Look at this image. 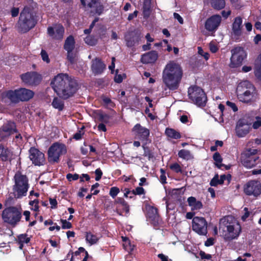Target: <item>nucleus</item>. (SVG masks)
<instances>
[{
	"mask_svg": "<svg viewBox=\"0 0 261 261\" xmlns=\"http://www.w3.org/2000/svg\"><path fill=\"white\" fill-rule=\"evenodd\" d=\"M54 91L62 99L72 97L78 90V84L74 79L66 73H59L50 83Z\"/></svg>",
	"mask_w": 261,
	"mask_h": 261,
	"instance_id": "nucleus-1",
	"label": "nucleus"
},
{
	"mask_svg": "<svg viewBox=\"0 0 261 261\" xmlns=\"http://www.w3.org/2000/svg\"><path fill=\"white\" fill-rule=\"evenodd\" d=\"M183 75L181 66L174 61H170L167 64L163 71V81L170 90L174 91L178 89Z\"/></svg>",
	"mask_w": 261,
	"mask_h": 261,
	"instance_id": "nucleus-2",
	"label": "nucleus"
},
{
	"mask_svg": "<svg viewBox=\"0 0 261 261\" xmlns=\"http://www.w3.org/2000/svg\"><path fill=\"white\" fill-rule=\"evenodd\" d=\"M38 21V16L34 6H25L20 13L16 28L19 33H27L35 28Z\"/></svg>",
	"mask_w": 261,
	"mask_h": 261,
	"instance_id": "nucleus-3",
	"label": "nucleus"
},
{
	"mask_svg": "<svg viewBox=\"0 0 261 261\" xmlns=\"http://www.w3.org/2000/svg\"><path fill=\"white\" fill-rule=\"evenodd\" d=\"M13 179L14 184L12 186V194L14 197L17 199L25 196L29 188V179L27 175L18 171L15 173Z\"/></svg>",
	"mask_w": 261,
	"mask_h": 261,
	"instance_id": "nucleus-4",
	"label": "nucleus"
},
{
	"mask_svg": "<svg viewBox=\"0 0 261 261\" xmlns=\"http://www.w3.org/2000/svg\"><path fill=\"white\" fill-rule=\"evenodd\" d=\"M231 217H226L221 219L220 221L219 229L223 226L226 227L228 234H225L224 239L226 241H231L237 239L241 231V227L239 223L232 222Z\"/></svg>",
	"mask_w": 261,
	"mask_h": 261,
	"instance_id": "nucleus-5",
	"label": "nucleus"
},
{
	"mask_svg": "<svg viewBox=\"0 0 261 261\" xmlns=\"http://www.w3.org/2000/svg\"><path fill=\"white\" fill-rule=\"evenodd\" d=\"M21 218V210L16 206H10L2 211V218L3 222L9 224L12 227H15L17 225Z\"/></svg>",
	"mask_w": 261,
	"mask_h": 261,
	"instance_id": "nucleus-6",
	"label": "nucleus"
},
{
	"mask_svg": "<svg viewBox=\"0 0 261 261\" xmlns=\"http://www.w3.org/2000/svg\"><path fill=\"white\" fill-rule=\"evenodd\" d=\"M258 150L247 148L242 152L241 163L247 169H252L261 164V160L257 154Z\"/></svg>",
	"mask_w": 261,
	"mask_h": 261,
	"instance_id": "nucleus-7",
	"label": "nucleus"
},
{
	"mask_svg": "<svg viewBox=\"0 0 261 261\" xmlns=\"http://www.w3.org/2000/svg\"><path fill=\"white\" fill-rule=\"evenodd\" d=\"M66 153L67 147L65 144L58 142H55L47 150L48 162L51 164L58 163L60 162V156Z\"/></svg>",
	"mask_w": 261,
	"mask_h": 261,
	"instance_id": "nucleus-8",
	"label": "nucleus"
},
{
	"mask_svg": "<svg viewBox=\"0 0 261 261\" xmlns=\"http://www.w3.org/2000/svg\"><path fill=\"white\" fill-rule=\"evenodd\" d=\"M188 96L192 102L199 107H204L207 102V96L203 90L197 86L188 89Z\"/></svg>",
	"mask_w": 261,
	"mask_h": 261,
	"instance_id": "nucleus-9",
	"label": "nucleus"
},
{
	"mask_svg": "<svg viewBox=\"0 0 261 261\" xmlns=\"http://www.w3.org/2000/svg\"><path fill=\"white\" fill-rule=\"evenodd\" d=\"M15 133H18L16 123L12 120H7L0 127V142L8 141Z\"/></svg>",
	"mask_w": 261,
	"mask_h": 261,
	"instance_id": "nucleus-10",
	"label": "nucleus"
},
{
	"mask_svg": "<svg viewBox=\"0 0 261 261\" xmlns=\"http://www.w3.org/2000/svg\"><path fill=\"white\" fill-rule=\"evenodd\" d=\"M229 67L231 68L241 66L243 61L247 57V54L244 48L241 46L234 47L231 50Z\"/></svg>",
	"mask_w": 261,
	"mask_h": 261,
	"instance_id": "nucleus-11",
	"label": "nucleus"
},
{
	"mask_svg": "<svg viewBox=\"0 0 261 261\" xmlns=\"http://www.w3.org/2000/svg\"><path fill=\"white\" fill-rule=\"evenodd\" d=\"M243 191L246 195L256 197L261 194V184L257 180H250L244 185Z\"/></svg>",
	"mask_w": 261,
	"mask_h": 261,
	"instance_id": "nucleus-12",
	"label": "nucleus"
},
{
	"mask_svg": "<svg viewBox=\"0 0 261 261\" xmlns=\"http://www.w3.org/2000/svg\"><path fill=\"white\" fill-rule=\"evenodd\" d=\"M22 81L28 86L38 85L42 80V75L35 71L27 72L20 75Z\"/></svg>",
	"mask_w": 261,
	"mask_h": 261,
	"instance_id": "nucleus-13",
	"label": "nucleus"
},
{
	"mask_svg": "<svg viewBox=\"0 0 261 261\" xmlns=\"http://www.w3.org/2000/svg\"><path fill=\"white\" fill-rule=\"evenodd\" d=\"M207 223L203 217H194L192 220L193 231L201 236H205L207 233Z\"/></svg>",
	"mask_w": 261,
	"mask_h": 261,
	"instance_id": "nucleus-14",
	"label": "nucleus"
},
{
	"mask_svg": "<svg viewBox=\"0 0 261 261\" xmlns=\"http://www.w3.org/2000/svg\"><path fill=\"white\" fill-rule=\"evenodd\" d=\"M29 158L35 166H40L45 164L44 154L35 147H31L29 150Z\"/></svg>",
	"mask_w": 261,
	"mask_h": 261,
	"instance_id": "nucleus-15",
	"label": "nucleus"
},
{
	"mask_svg": "<svg viewBox=\"0 0 261 261\" xmlns=\"http://www.w3.org/2000/svg\"><path fill=\"white\" fill-rule=\"evenodd\" d=\"M82 5L84 7H87L90 9H94L91 12L97 15H101L104 11V6L100 2V0H81Z\"/></svg>",
	"mask_w": 261,
	"mask_h": 261,
	"instance_id": "nucleus-16",
	"label": "nucleus"
},
{
	"mask_svg": "<svg viewBox=\"0 0 261 261\" xmlns=\"http://www.w3.org/2000/svg\"><path fill=\"white\" fill-rule=\"evenodd\" d=\"M222 17L220 15H213L205 21V29L208 32L215 33L220 25Z\"/></svg>",
	"mask_w": 261,
	"mask_h": 261,
	"instance_id": "nucleus-17",
	"label": "nucleus"
},
{
	"mask_svg": "<svg viewBox=\"0 0 261 261\" xmlns=\"http://www.w3.org/2000/svg\"><path fill=\"white\" fill-rule=\"evenodd\" d=\"M132 132L136 138L141 141H145L146 144L147 143L150 134L149 130L148 128L137 123L133 127Z\"/></svg>",
	"mask_w": 261,
	"mask_h": 261,
	"instance_id": "nucleus-18",
	"label": "nucleus"
},
{
	"mask_svg": "<svg viewBox=\"0 0 261 261\" xmlns=\"http://www.w3.org/2000/svg\"><path fill=\"white\" fill-rule=\"evenodd\" d=\"M250 129V124L248 120L244 118L240 119L236 126V135L239 138L244 137L249 133Z\"/></svg>",
	"mask_w": 261,
	"mask_h": 261,
	"instance_id": "nucleus-19",
	"label": "nucleus"
},
{
	"mask_svg": "<svg viewBox=\"0 0 261 261\" xmlns=\"http://www.w3.org/2000/svg\"><path fill=\"white\" fill-rule=\"evenodd\" d=\"M64 32V28L61 24H56L55 27H49L47 28V34L52 39L56 40H62Z\"/></svg>",
	"mask_w": 261,
	"mask_h": 261,
	"instance_id": "nucleus-20",
	"label": "nucleus"
},
{
	"mask_svg": "<svg viewBox=\"0 0 261 261\" xmlns=\"http://www.w3.org/2000/svg\"><path fill=\"white\" fill-rule=\"evenodd\" d=\"M240 91L239 94H237L238 98L242 102L249 103L256 101L258 97V94L255 91H248V92Z\"/></svg>",
	"mask_w": 261,
	"mask_h": 261,
	"instance_id": "nucleus-21",
	"label": "nucleus"
},
{
	"mask_svg": "<svg viewBox=\"0 0 261 261\" xmlns=\"http://www.w3.org/2000/svg\"><path fill=\"white\" fill-rule=\"evenodd\" d=\"M1 100L6 103L9 102L13 104L19 103L17 89L4 91L1 95Z\"/></svg>",
	"mask_w": 261,
	"mask_h": 261,
	"instance_id": "nucleus-22",
	"label": "nucleus"
},
{
	"mask_svg": "<svg viewBox=\"0 0 261 261\" xmlns=\"http://www.w3.org/2000/svg\"><path fill=\"white\" fill-rule=\"evenodd\" d=\"M242 18L240 16L236 17L232 24V35L236 40H239L242 35Z\"/></svg>",
	"mask_w": 261,
	"mask_h": 261,
	"instance_id": "nucleus-23",
	"label": "nucleus"
},
{
	"mask_svg": "<svg viewBox=\"0 0 261 261\" xmlns=\"http://www.w3.org/2000/svg\"><path fill=\"white\" fill-rule=\"evenodd\" d=\"M126 45L132 47L138 43L140 40V33L138 31H132L125 36Z\"/></svg>",
	"mask_w": 261,
	"mask_h": 261,
	"instance_id": "nucleus-24",
	"label": "nucleus"
},
{
	"mask_svg": "<svg viewBox=\"0 0 261 261\" xmlns=\"http://www.w3.org/2000/svg\"><path fill=\"white\" fill-rule=\"evenodd\" d=\"M106 68V65L100 59L95 58L92 61L91 68L94 75L101 74L105 70Z\"/></svg>",
	"mask_w": 261,
	"mask_h": 261,
	"instance_id": "nucleus-25",
	"label": "nucleus"
},
{
	"mask_svg": "<svg viewBox=\"0 0 261 261\" xmlns=\"http://www.w3.org/2000/svg\"><path fill=\"white\" fill-rule=\"evenodd\" d=\"M158 53L155 50H151L141 55L140 61L143 64H153L158 60Z\"/></svg>",
	"mask_w": 261,
	"mask_h": 261,
	"instance_id": "nucleus-26",
	"label": "nucleus"
},
{
	"mask_svg": "<svg viewBox=\"0 0 261 261\" xmlns=\"http://www.w3.org/2000/svg\"><path fill=\"white\" fill-rule=\"evenodd\" d=\"M147 217L149 219L151 224L153 226H157L159 224L160 216L158 213V210L157 208L153 206L149 207L147 213Z\"/></svg>",
	"mask_w": 261,
	"mask_h": 261,
	"instance_id": "nucleus-27",
	"label": "nucleus"
},
{
	"mask_svg": "<svg viewBox=\"0 0 261 261\" xmlns=\"http://www.w3.org/2000/svg\"><path fill=\"white\" fill-rule=\"evenodd\" d=\"M19 102L20 101H28L34 96V92L30 89L25 88H20L17 89Z\"/></svg>",
	"mask_w": 261,
	"mask_h": 261,
	"instance_id": "nucleus-28",
	"label": "nucleus"
},
{
	"mask_svg": "<svg viewBox=\"0 0 261 261\" xmlns=\"http://www.w3.org/2000/svg\"><path fill=\"white\" fill-rule=\"evenodd\" d=\"M240 91L248 92V91H255L256 89L252 84L248 81H243L240 82L237 88V94H239Z\"/></svg>",
	"mask_w": 261,
	"mask_h": 261,
	"instance_id": "nucleus-29",
	"label": "nucleus"
},
{
	"mask_svg": "<svg viewBox=\"0 0 261 261\" xmlns=\"http://www.w3.org/2000/svg\"><path fill=\"white\" fill-rule=\"evenodd\" d=\"M151 0H143L142 13L144 18L148 19L151 12Z\"/></svg>",
	"mask_w": 261,
	"mask_h": 261,
	"instance_id": "nucleus-30",
	"label": "nucleus"
},
{
	"mask_svg": "<svg viewBox=\"0 0 261 261\" xmlns=\"http://www.w3.org/2000/svg\"><path fill=\"white\" fill-rule=\"evenodd\" d=\"M11 150L3 145H0V159L3 162H6L9 160L11 155Z\"/></svg>",
	"mask_w": 261,
	"mask_h": 261,
	"instance_id": "nucleus-31",
	"label": "nucleus"
},
{
	"mask_svg": "<svg viewBox=\"0 0 261 261\" xmlns=\"http://www.w3.org/2000/svg\"><path fill=\"white\" fill-rule=\"evenodd\" d=\"M187 201L192 210H198L203 207V204L200 201L196 200V198L191 196L188 198Z\"/></svg>",
	"mask_w": 261,
	"mask_h": 261,
	"instance_id": "nucleus-32",
	"label": "nucleus"
},
{
	"mask_svg": "<svg viewBox=\"0 0 261 261\" xmlns=\"http://www.w3.org/2000/svg\"><path fill=\"white\" fill-rule=\"evenodd\" d=\"M75 41L72 35H69L65 40L64 49L67 50H73L75 48Z\"/></svg>",
	"mask_w": 261,
	"mask_h": 261,
	"instance_id": "nucleus-33",
	"label": "nucleus"
},
{
	"mask_svg": "<svg viewBox=\"0 0 261 261\" xmlns=\"http://www.w3.org/2000/svg\"><path fill=\"white\" fill-rule=\"evenodd\" d=\"M165 134L168 137L173 139L177 140L181 137V135L179 132L172 128H166Z\"/></svg>",
	"mask_w": 261,
	"mask_h": 261,
	"instance_id": "nucleus-34",
	"label": "nucleus"
},
{
	"mask_svg": "<svg viewBox=\"0 0 261 261\" xmlns=\"http://www.w3.org/2000/svg\"><path fill=\"white\" fill-rule=\"evenodd\" d=\"M95 117L99 121L107 123L109 122L110 117L107 114H103L101 110H96L94 112Z\"/></svg>",
	"mask_w": 261,
	"mask_h": 261,
	"instance_id": "nucleus-35",
	"label": "nucleus"
},
{
	"mask_svg": "<svg viewBox=\"0 0 261 261\" xmlns=\"http://www.w3.org/2000/svg\"><path fill=\"white\" fill-rule=\"evenodd\" d=\"M211 6L215 10H220L225 7V0H210Z\"/></svg>",
	"mask_w": 261,
	"mask_h": 261,
	"instance_id": "nucleus-36",
	"label": "nucleus"
},
{
	"mask_svg": "<svg viewBox=\"0 0 261 261\" xmlns=\"http://www.w3.org/2000/svg\"><path fill=\"white\" fill-rule=\"evenodd\" d=\"M51 105L55 109H58L59 111H62L64 107V102L57 97H54Z\"/></svg>",
	"mask_w": 261,
	"mask_h": 261,
	"instance_id": "nucleus-37",
	"label": "nucleus"
},
{
	"mask_svg": "<svg viewBox=\"0 0 261 261\" xmlns=\"http://www.w3.org/2000/svg\"><path fill=\"white\" fill-rule=\"evenodd\" d=\"M115 203L121 204L123 207V210L126 214L129 212V205L127 202L122 197H118L115 200Z\"/></svg>",
	"mask_w": 261,
	"mask_h": 261,
	"instance_id": "nucleus-38",
	"label": "nucleus"
},
{
	"mask_svg": "<svg viewBox=\"0 0 261 261\" xmlns=\"http://www.w3.org/2000/svg\"><path fill=\"white\" fill-rule=\"evenodd\" d=\"M85 238L86 241L91 245L97 243L99 240L96 235L92 234L91 232H86Z\"/></svg>",
	"mask_w": 261,
	"mask_h": 261,
	"instance_id": "nucleus-39",
	"label": "nucleus"
},
{
	"mask_svg": "<svg viewBox=\"0 0 261 261\" xmlns=\"http://www.w3.org/2000/svg\"><path fill=\"white\" fill-rule=\"evenodd\" d=\"M142 147L144 150L143 155L145 157H147L149 161L154 159V154L153 150L145 145H143Z\"/></svg>",
	"mask_w": 261,
	"mask_h": 261,
	"instance_id": "nucleus-40",
	"label": "nucleus"
},
{
	"mask_svg": "<svg viewBox=\"0 0 261 261\" xmlns=\"http://www.w3.org/2000/svg\"><path fill=\"white\" fill-rule=\"evenodd\" d=\"M178 155L179 158L187 160H189L193 158L189 150L184 149L178 151Z\"/></svg>",
	"mask_w": 261,
	"mask_h": 261,
	"instance_id": "nucleus-41",
	"label": "nucleus"
},
{
	"mask_svg": "<svg viewBox=\"0 0 261 261\" xmlns=\"http://www.w3.org/2000/svg\"><path fill=\"white\" fill-rule=\"evenodd\" d=\"M27 233L20 234L17 236L18 243L28 244L30 242L31 238L28 237Z\"/></svg>",
	"mask_w": 261,
	"mask_h": 261,
	"instance_id": "nucleus-42",
	"label": "nucleus"
},
{
	"mask_svg": "<svg viewBox=\"0 0 261 261\" xmlns=\"http://www.w3.org/2000/svg\"><path fill=\"white\" fill-rule=\"evenodd\" d=\"M258 59L259 60V65L256 66L254 74L256 77L261 81V54L259 55Z\"/></svg>",
	"mask_w": 261,
	"mask_h": 261,
	"instance_id": "nucleus-43",
	"label": "nucleus"
},
{
	"mask_svg": "<svg viewBox=\"0 0 261 261\" xmlns=\"http://www.w3.org/2000/svg\"><path fill=\"white\" fill-rule=\"evenodd\" d=\"M76 55L73 52V50H67V59L71 64L75 63Z\"/></svg>",
	"mask_w": 261,
	"mask_h": 261,
	"instance_id": "nucleus-44",
	"label": "nucleus"
},
{
	"mask_svg": "<svg viewBox=\"0 0 261 261\" xmlns=\"http://www.w3.org/2000/svg\"><path fill=\"white\" fill-rule=\"evenodd\" d=\"M170 169L176 173H180L182 172V168L179 164L177 163H174L171 164L169 166Z\"/></svg>",
	"mask_w": 261,
	"mask_h": 261,
	"instance_id": "nucleus-45",
	"label": "nucleus"
},
{
	"mask_svg": "<svg viewBox=\"0 0 261 261\" xmlns=\"http://www.w3.org/2000/svg\"><path fill=\"white\" fill-rule=\"evenodd\" d=\"M84 40L86 44L91 46L95 45L97 42V40L93 36H91L86 37Z\"/></svg>",
	"mask_w": 261,
	"mask_h": 261,
	"instance_id": "nucleus-46",
	"label": "nucleus"
},
{
	"mask_svg": "<svg viewBox=\"0 0 261 261\" xmlns=\"http://www.w3.org/2000/svg\"><path fill=\"white\" fill-rule=\"evenodd\" d=\"M145 194L144 189L141 186L137 187L136 189L132 190V195H141Z\"/></svg>",
	"mask_w": 261,
	"mask_h": 261,
	"instance_id": "nucleus-47",
	"label": "nucleus"
},
{
	"mask_svg": "<svg viewBox=\"0 0 261 261\" xmlns=\"http://www.w3.org/2000/svg\"><path fill=\"white\" fill-rule=\"evenodd\" d=\"M119 192H120V190L118 187H113L110 188V192H109V195L113 198H115Z\"/></svg>",
	"mask_w": 261,
	"mask_h": 261,
	"instance_id": "nucleus-48",
	"label": "nucleus"
},
{
	"mask_svg": "<svg viewBox=\"0 0 261 261\" xmlns=\"http://www.w3.org/2000/svg\"><path fill=\"white\" fill-rule=\"evenodd\" d=\"M84 126H83L81 129L79 130L77 132L73 135V138L75 140H80L82 139V136L84 134L83 130L84 129Z\"/></svg>",
	"mask_w": 261,
	"mask_h": 261,
	"instance_id": "nucleus-49",
	"label": "nucleus"
},
{
	"mask_svg": "<svg viewBox=\"0 0 261 261\" xmlns=\"http://www.w3.org/2000/svg\"><path fill=\"white\" fill-rule=\"evenodd\" d=\"M210 185L213 187H216L218 185H220L218 174H216L211 179Z\"/></svg>",
	"mask_w": 261,
	"mask_h": 261,
	"instance_id": "nucleus-50",
	"label": "nucleus"
},
{
	"mask_svg": "<svg viewBox=\"0 0 261 261\" xmlns=\"http://www.w3.org/2000/svg\"><path fill=\"white\" fill-rule=\"evenodd\" d=\"M213 160L215 161L216 164H221L222 161V158L220 154L218 152H216L213 156Z\"/></svg>",
	"mask_w": 261,
	"mask_h": 261,
	"instance_id": "nucleus-51",
	"label": "nucleus"
},
{
	"mask_svg": "<svg viewBox=\"0 0 261 261\" xmlns=\"http://www.w3.org/2000/svg\"><path fill=\"white\" fill-rule=\"evenodd\" d=\"M62 228L63 229H70L72 228V224L66 220L61 219Z\"/></svg>",
	"mask_w": 261,
	"mask_h": 261,
	"instance_id": "nucleus-52",
	"label": "nucleus"
},
{
	"mask_svg": "<svg viewBox=\"0 0 261 261\" xmlns=\"http://www.w3.org/2000/svg\"><path fill=\"white\" fill-rule=\"evenodd\" d=\"M79 178V175L77 173L72 174L71 173H68L66 175V178L68 181H71V180H77Z\"/></svg>",
	"mask_w": 261,
	"mask_h": 261,
	"instance_id": "nucleus-53",
	"label": "nucleus"
},
{
	"mask_svg": "<svg viewBox=\"0 0 261 261\" xmlns=\"http://www.w3.org/2000/svg\"><path fill=\"white\" fill-rule=\"evenodd\" d=\"M41 56L43 61H45L47 63H48L50 62L48 55L45 50L42 49L41 51Z\"/></svg>",
	"mask_w": 261,
	"mask_h": 261,
	"instance_id": "nucleus-54",
	"label": "nucleus"
},
{
	"mask_svg": "<svg viewBox=\"0 0 261 261\" xmlns=\"http://www.w3.org/2000/svg\"><path fill=\"white\" fill-rule=\"evenodd\" d=\"M252 127L254 129H257L261 127V117H256V120L253 122Z\"/></svg>",
	"mask_w": 261,
	"mask_h": 261,
	"instance_id": "nucleus-55",
	"label": "nucleus"
},
{
	"mask_svg": "<svg viewBox=\"0 0 261 261\" xmlns=\"http://www.w3.org/2000/svg\"><path fill=\"white\" fill-rule=\"evenodd\" d=\"M199 255L201 259H211L212 257V255L210 254H206L203 251L200 250L199 251Z\"/></svg>",
	"mask_w": 261,
	"mask_h": 261,
	"instance_id": "nucleus-56",
	"label": "nucleus"
},
{
	"mask_svg": "<svg viewBox=\"0 0 261 261\" xmlns=\"http://www.w3.org/2000/svg\"><path fill=\"white\" fill-rule=\"evenodd\" d=\"M198 53L199 55L203 56L206 60H207L209 59V54L207 53L204 52V51L203 50L202 48L201 47H198Z\"/></svg>",
	"mask_w": 261,
	"mask_h": 261,
	"instance_id": "nucleus-57",
	"label": "nucleus"
},
{
	"mask_svg": "<svg viewBox=\"0 0 261 261\" xmlns=\"http://www.w3.org/2000/svg\"><path fill=\"white\" fill-rule=\"evenodd\" d=\"M118 70H116L114 80L115 83L120 84L123 81V77L121 74H118Z\"/></svg>",
	"mask_w": 261,
	"mask_h": 261,
	"instance_id": "nucleus-58",
	"label": "nucleus"
},
{
	"mask_svg": "<svg viewBox=\"0 0 261 261\" xmlns=\"http://www.w3.org/2000/svg\"><path fill=\"white\" fill-rule=\"evenodd\" d=\"M11 15L12 17L17 16L19 13V9L17 7H12L10 11Z\"/></svg>",
	"mask_w": 261,
	"mask_h": 261,
	"instance_id": "nucleus-59",
	"label": "nucleus"
},
{
	"mask_svg": "<svg viewBox=\"0 0 261 261\" xmlns=\"http://www.w3.org/2000/svg\"><path fill=\"white\" fill-rule=\"evenodd\" d=\"M95 174L96 175L95 180L96 181H99L101 179V176L102 175V171L101 170V169L100 168H97L95 171Z\"/></svg>",
	"mask_w": 261,
	"mask_h": 261,
	"instance_id": "nucleus-60",
	"label": "nucleus"
},
{
	"mask_svg": "<svg viewBox=\"0 0 261 261\" xmlns=\"http://www.w3.org/2000/svg\"><path fill=\"white\" fill-rule=\"evenodd\" d=\"M226 105L227 106L231 108L234 112L238 111V107L234 103L230 102L229 101H227L226 102Z\"/></svg>",
	"mask_w": 261,
	"mask_h": 261,
	"instance_id": "nucleus-61",
	"label": "nucleus"
},
{
	"mask_svg": "<svg viewBox=\"0 0 261 261\" xmlns=\"http://www.w3.org/2000/svg\"><path fill=\"white\" fill-rule=\"evenodd\" d=\"M181 193V189H173L171 192V194L172 196H175L178 197Z\"/></svg>",
	"mask_w": 261,
	"mask_h": 261,
	"instance_id": "nucleus-62",
	"label": "nucleus"
},
{
	"mask_svg": "<svg viewBox=\"0 0 261 261\" xmlns=\"http://www.w3.org/2000/svg\"><path fill=\"white\" fill-rule=\"evenodd\" d=\"M51 208H56L57 207L58 202L56 198H49V199Z\"/></svg>",
	"mask_w": 261,
	"mask_h": 261,
	"instance_id": "nucleus-63",
	"label": "nucleus"
},
{
	"mask_svg": "<svg viewBox=\"0 0 261 261\" xmlns=\"http://www.w3.org/2000/svg\"><path fill=\"white\" fill-rule=\"evenodd\" d=\"M258 168L254 169L250 171L251 175H256L261 174V166H259Z\"/></svg>",
	"mask_w": 261,
	"mask_h": 261,
	"instance_id": "nucleus-64",
	"label": "nucleus"
}]
</instances>
